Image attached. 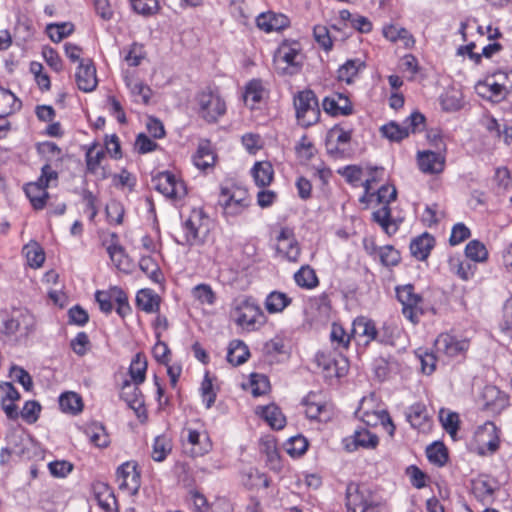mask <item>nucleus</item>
I'll return each mask as SVG.
<instances>
[{
	"mask_svg": "<svg viewBox=\"0 0 512 512\" xmlns=\"http://www.w3.org/2000/svg\"><path fill=\"white\" fill-rule=\"evenodd\" d=\"M230 315L238 326L247 331L259 329L266 323V316L259 304L247 296L238 297L233 301Z\"/></svg>",
	"mask_w": 512,
	"mask_h": 512,
	"instance_id": "obj_1",
	"label": "nucleus"
},
{
	"mask_svg": "<svg viewBox=\"0 0 512 512\" xmlns=\"http://www.w3.org/2000/svg\"><path fill=\"white\" fill-rule=\"evenodd\" d=\"M211 220L200 209H193L183 224L184 239L178 241L182 245L203 244L210 232Z\"/></svg>",
	"mask_w": 512,
	"mask_h": 512,
	"instance_id": "obj_2",
	"label": "nucleus"
},
{
	"mask_svg": "<svg viewBox=\"0 0 512 512\" xmlns=\"http://www.w3.org/2000/svg\"><path fill=\"white\" fill-rule=\"evenodd\" d=\"M378 201L383 203V206L372 214L373 220L378 223L381 228L388 235L395 234L399 228V223L391 216V209L388 206L390 202L394 201L397 197V190L395 186L385 185L382 186L377 192Z\"/></svg>",
	"mask_w": 512,
	"mask_h": 512,
	"instance_id": "obj_3",
	"label": "nucleus"
},
{
	"mask_svg": "<svg viewBox=\"0 0 512 512\" xmlns=\"http://www.w3.org/2000/svg\"><path fill=\"white\" fill-rule=\"evenodd\" d=\"M296 118L300 125L309 127L315 124L320 117L318 100L312 90H303L294 97Z\"/></svg>",
	"mask_w": 512,
	"mask_h": 512,
	"instance_id": "obj_4",
	"label": "nucleus"
},
{
	"mask_svg": "<svg viewBox=\"0 0 512 512\" xmlns=\"http://www.w3.org/2000/svg\"><path fill=\"white\" fill-rule=\"evenodd\" d=\"M219 204L223 207L226 216L241 215L250 205V198L246 189L232 186L221 189Z\"/></svg>",
	"mask_w": 512,
	"mask_h": 512,
	"instance_id": "obj_5",
	"label": "nucleus"
},
{
	"mask_svg": "<svg viewBox=\"0 0 512 512\" xmlns=\"http://www.w3.org/2000/svg\"><path fill=\"white\" fill-rule=\"evenodd\" d=\"M198 114L208 123H213L226 112V103L218 92L204 90L197 97Z\"/></svg>",
	"mask_w": 512,
	"mask_h": 512,
	"instance_id": "obj_6",
	"label": "nucleus"
},
{
	"mask_svg": "<svg viewBox=\"0 0 512 512\" xmlns=\"http://www.w3.org/2000/svg\"><path fill=\"white\" fill-rule=\"evenodd\" d=\"M424 127L425 117L419 112H414L403 122V125L390 122L381 127V132L389 140L398 142L408 137L410 133L423 130Z\"/></svg>",
	"mask_w": 512,
	"mask_h": 512,
	"instance_id": "obj_7",
	"label": "nucleus"
},
{
	"mask_svg": "<svg viewBox=\"0 0 512 512\" xmlns=\"http://www.w3.org/2000/svg\"><path fill=\"white\" fill-rule=\"evenodd\" d=\"M153 186L165 197L181 200L187 194L184 182L169 171L160 172L152 178Z\"/></svg>",
	"mask_w": 512,
	"mask_h": 512,
	"instance_id": "obj_8",
	"label": "nucleus"
},
{
	"mask_svg": "<svg viewBox=\"0 0 512 512\" xmlns=\"http://www.w3.org/2000/svg\"><path fill=\"white\" fill-rule=\"evenodd\" d=\"M397 298L402 304V313L412 323L419 321L420 315L423 314V299L419 294L414 292L412 285H405L396 290Z\"/></svg>",
	"mask_w": 512,
	"mask_h": 512,
	"instance_id": "obj_9",
	"label": "nucleus"
},
{
	"mask_svg": "<svg viewBox=\"0 0 512 512\" xmlns=\"http://www.w3.org/2000/svg\"><path fill=\"white\" fill-rule=\"evenodd\" d=\"M2 324L4 332L8 335L19 332L21 335L27 336L35 328V318L27 309L19 308L6 315Z\"/></svg>",
	"mask_w": 512,
	"mask_h": 512,
	"instance_id": "obj_10",
	"label": "nucleus"
},
{
	"mask_svg": "<svg viewBox=\"0 0 512 512\" xmlns=\"http://www.w3.org/2000/svg\"><path fill=\"white\" fill-rule=\"evenodd\" d=\"M299 51L289 45H282L274 55V65L276 71L281 75L295 74L299 67Z\"/></svg>",
	"mask_w": 512,
	"mask_h": 512,
	"instance_id": "obj_11",
	"label": "nucleus"
},
{
	"mask_svg": "<svg viewBox=\"0 0 512 512\" xmlns=\"http://www.w3.org/2000/svg\"><path fill=\"white\" fill-rule=\"evenodd\" d=\"M372 402L373 397L363 398L358 408L357 415L367 426H377L378 424L383 426L388 425L390 427L389 433L393 434L395 426L386 410L377 409L375 412H369V406Z\"/></svg>",
	"mask_w": 512,
	"mask_h": 512,
	"instance_id": "obj_12",
	"label": "nucleus"
},
{
	"mask_svg": "<svg viewBox=\"0 0 512 512\" xmlns=\"http://www.w3.org/2000/svg\"><path fill=\"white\" fill-rule=\"evenodd\" d=\"M119 489L133 496L140 488V473L134 462H125L117 469Z\"/></svg>",
	"mask_w": 512,
	"mask_h": 512,
	"instance_id": "obj_13",
	"label": "nucleus"
},
{
	"mask_svg": "<svg viewBox=\"0 0 512 512\" xmlns=\"http://www.w3.org/2000/svg\"><path fill=\"white\" fill-rule=\"evenodd\" d=\"M434 346L438 353H442L448 357H455L468 350L469 341L467 339H459L448 333H443L437 337Z\"/></svg>",
	"mask_w": 512,
	"mask_h": 512,
	"instance_id": "obj_14",
	"label": "nucleus"
},
{
	"mask_svg": "<svg viewBox=\"0 0 512 512\" xmlns=\"http://www.w3.org/2000/svg\"><path fill=\"white\" fill-rule=\"evenodd\" d=\"M276 251L279 255L291 262H296L298 260L300 248L291 229H281L277 236Z\"/></svg>",
	"mask_w": 512,
	"mask_h": 512,
	"instance_id": "obj_15",
	"label": "nucleus"
},
{
	"mask_svg": "<svg viewBox=\"0 0 512 512\" xmlns=\"http://www.w3.org/2000/svg\"><path fill=\"white\" fill-rule=\"evenodd\" d=\"M75 80L80 90L91 92L97 86L96 69L90 60L81 61L75 73Z\"/></svg>",
	"mask_w": 512,
	"mask_h": 512,
	"instance_id": "obj_16",
	"label": "nucleus"
},
{
	"mask_svg": "<svg viewBox=\"0 0 512 512\" xmlns=\"http://www.w3.org/2000/svg\"><path fill=\"white\" fill-rule=\"evenodd\" d=\"M419 169L426 174H438L444 170L445 157L430 150L418 152Z\"/></svg>",
	"mask_w": 512,
	"mask_h": 512,
	"instance_id": "obj_17",
	"label": "nucleus"
},
{
	"mask_svg": "<svg viewBox=\"0 0 512 512\" xmlns=\"http://www.w3.org/2000/svg\"><path fill=\"white\" fill-rule=\"evenodd\" d=\"M483 409L492 412L500 413L507 405L508 399L495 386H486L482 392Z\"/></svg>",
	"mask_w": 512,
	"mask_h": 512,
	"instance_id": "obj_18",
	"label": "nucleus"
},
{
	"mask_svg": "<svg viewBox=\"0 0 512 512\" xmlns=\"http://www.w3.org/2000/svg\"><path fill=\"white\" fill-rule=\"evenodd\" d=\"M377 435L366 429L356 430L354 434L344 440L347 451L352 452L358 448L374 449L378 445Z\"/></svg>",
	"mask_w": 512,
	"mask_h": 512,
	"instance_id": "obj_19",
	"label": "nucleus"
},
{
	"mask_svg": "<svg viewBox=\"0 0 512 512\" xmlns=\"http://www.w3.org/2000/svg\"><path fill=\"white\" fill-rule=\"evenodd\" d=\"M322 105L325 112L333 116L350 115L353 111L349 98L340 93L325 97Z\"/></svg>",
	"mask_w": 512,
	"mask_h": 512,
	"instance_id": "obj_20",
	"label": "nucleus"
},
{
	"mask_svg": "<svg viewBox=\"0 0 512 512\" xmlns=\"http://www.w3.org/2000/svg\"><path fill=\"white\" fill-rule=\"evenodd\" d=\"M124 81L135 102L145 105L149 104L153 92L148 85L144 84L133 74L128 73L125 74Z\"/></svg>",
	"mask_w": 512,
	"mask_h": 512,
	"instance_id": "obj_21",
	"label": "nucleus"
},
{
	"mask_svg": "<svg viewBox=\"0 0 512 512\" xmlns=\"http://www.w3.org/2000/svg\"><path fill=\"white\" fill-rule=\"evenodd\" d=\"M351 336L368 344L377 339V329L372 320L358 317L353 321Z\"/></svg>",
	"mask_w": 512,
	"mask_h": 512,
	"instance_id": "obj_22",
	"label": "nucleus"
},
{
	"mask_svg": "<svg viewBox=\"0 0 512 512\" xmlns=\"http://www.w3.org/2000/svg\"><path fill=\"white\" fill-rule=\"evenodd\" d=\"M476 438L479 444L492 453L499 447L498 428L493 422L487 421L480 426L476 431Z\"/></svg>",
	"mask_w": 512,
	"mask_h": 512,
	"instance_id": "obj_23",
	"label": "nucleus"
},
{
	"mask_svg": "<svg viewBox=\"0 0 512 512\" xmlns=\"http://www.w3.org/2000/svg\"><path fill=\"white\" fill-rule=\"evenodd\" d=\"M256 23L259 29L269 33L286 28L289 25V19L284 14L267 12L259 15Z\"/></svg>",
	"mask_w": 512,
	"mask_h": 512,
	"instance_id": "obj_24",
	"label": "nucleus"
},
{
	"mask_svg": "<svg viewBox=\"0 0 512 512\" xmlns=\"http://www.w3.org/2000/svg\"><path fill=\"white\" fill-rule=\"evenodd\" d=\"M500 86L499 82L494 80V77L490 75L483 82H479L476 88L482 97L487 98L492 102H500L507 97L506 93Z\"/></svg>",
	"mask_w": 512,
	"mask_h": 512,
	"instance_id": "obj_25",
	"label": "nucleus"
},
{
	"mask_svg": "<svg viewBox=\"0 0 512 512\" xmlns=\"http://www.w3.org/2000/svg\"><path fill=\"white\" fill-rule=\"evenodd\" d=\"M94 497L98 505L106 512L112 510V506L116 504V498L112 488L104 482H96L92 486Z\"/></svg>",
	"mask_w": 512,
	"mask_h": 512,
	"instance_id": "obj_26",
	"label": "nucleus"
},
{
	"mask_svg": "<svg viewBox=\"0 0 512 512\" xmlns=\"http://www.w3.org/2000/svg\"><path fill=\"white\" fill-rule=\"evenodd\" d=\"M434 246V238L428 234L423 233L422 235L414 238L410 243L411 254L418 260L424 261L430 254L431 249Z\"/></svg>",
	"mask_w": 512,
	"mask_h": 512,
	"instance_id": "obj_27",
	"label": "nucleus"
},
{
	"mask_svg": "<svg viewBox=\"0 0 512 512\" xmlns=\"http://www.w3.org/2000/svg\"><path fill=\"white\" fill-rule=\"evenodd\" d=\"M25 193L35 209H42L48 198L47 187L43 185V179L29 183L25 187Z\"/></svg>",
	"mask_w": 512,
	"mask_h": 512,
	"instance_id": "obj_28",
	"label": "nucleus"
},
{
	"mask_svg": "<svg viewBox=\"0 0 512 512\" xmlns=\"http://www.w3.org/2000/svg\"><path fill=\"white\" fill-rule=\"evenodd\" d=\"M138 385L139 384H131L129 381H125L120 393L121 398L135 411H139L144 404L142 393Z\"/></svg>",
	"mask_w": 512,
	"mask_h": 512,
	"instance_id": "obj_29",
	"label": "nucleus"
},
{
	"mask_svg": "<svg viewBox=\"0 0 512 512\" xmlns=\"http://www.w3.org/2000/svg\"><path fill=\"white\" fill-rule=\"evenodd\" d=\"M251 174L257 186L266 187L273 180L274 170L270 162L260 161L254 164Z\"/></svg>",
	"mask_w": 512,
	"mask_h": 512,
	"instance_id": "obj_30",
	"label": "nucleus"
},
{
	"mask_svg": "<svg viewBox=\"0 0 512 512\" xmlns=\"http://www.w3.org/2000/svg\"><path fill=\"white\" fill-rule=\"evenodd\" d=\"M21 106V101L10 90L0 86V119L20 110Z\"/></svg>",
	"mask_w": 512,
	"mask_h": 512,
	"instance_id": "obj_31",
	"label": "nucleus"
},
{
	"mask_svg": "<svg viewBox=\"0 0 512 512\" xmlns=\"http://www.w3.org/2000/svg\"><path fill=\"white\" fill-rule=\"evenodd\" d=\"M383 36L391 42L402 41L407 48L412 47L415 43L413 36L407 29L393 24L383 27Z\"/></svg>",
	"mask_w": 512,
	"mask_h": 512,
	"instance_id": "obj_32",
	"label": "nucleus"
},
{
	"mask_svg": "<svg viewBox=\"0 0 512 512\" xmlns=\"http://www.w3.org/2000/svg\"><path fill=\"white\" fill-rule=\"evenodd\" d=\"M250 355L247 345L241 340L230 342L227 353V360L233 366L245 363Z\"/></svg>",
	"mask_w": 512,
	"mask_h": 512,
	"instance_id": "obj_33",
	"label": "nucleus"
},
{
	"mask_svg": "<svg viewBox=\"0 0 512 512\" xmlns=\"http://www.w3.org/2000/svg\"><path fill=\"white\" fill-rule=\"evenodd\" d=\"M369 500L360 491L359 486L350 483L346 490V506L352 512H359Z\"/></svg>",
	"mask_w": 512,
	"mask_h": 512,
	"instance_id": "obj_34",
	"label": "nucleus"
},
{
	"mask_svg": "<svg viewBox=\"0 0 512 512\" xmlns=\"http://www.w3.org/2000/svg\"><path fill=\"white\" fill-rule=\"evenodd\" d=\"M260 451L266 457V464L270 469L278 471L281 468L280 456L273 439H264L260 443Z\"/></svg>",
	"mask_w": 512,
	"mask_h": 512,
	"instance_id": "obj_35",
	"label": "nucleus"
},
{
	"mask_svg": "<svg viewBox=\"0 0 512 512\" xmlns=\"http://www.w3.org/2000/svg\"><path fill=\"white\" fill-rule=\"evenodd\" d=\"M136 304L141 310L147 313H153L158 311L160 300L158 295L153 293L152 290L142 289L137 293Z\"/></svg>",
	"mask_w": 512,
	"mask_h": 512,
	"instance_id": "obj_36",
	"label": "nucleus"
},
{
	"mask_svg": "<svg viewBox=\"0 0 512 512\" xmlns=\"http://www.w3.org/2000/svg\"><path fill=\"white\" fill-rule=\"evenodd\" d=\"M315 395H308L303 403L306 406L305 414L309 419L326 421L329 418L327 406L314 400Z\"/></svg>",
	"mask_w": 512,
	"mask_h": 512,
	"instance_id": "obj_37",
	"label": "nucleus"
},
{
	"mask_svg": "<svg viewBox=\"0 0 512 512\" xmlns=\"http://www.w3.org/2000/svg\"><path fill=\"white\" fill-rule=\"evenodd\" d=\"M315 361L318 367H321L330 377H341L345 373V367L338 368L336 360L324 352H318L315 356Z\"/></svg>",
	"mask_w": 512,
	"mask_h": 512,
	"instance_id": "obj_38",
	"label": "nucleus"
},
{
	"mask_svg": "<svg viewBox=\"0 0 512 512\" xmlns=\"http://www.w3.org/2000/svg\"><path fill=\"white\" fill-rule=\"evenodd\" d=\"M59 406L63 412L77 414L82 411L81 397L75 392H65L59 397Z\"/></svg>",
	"mask_w": 512,
	"mask_h": 512,
	"instance_id": "obj_39",
	"label": "nucleus"
},
{
	"mask_svg": "<svg viewBox=\"0 0 512 512\" xmlns=\"http://www.w3.org/2000/svg\"><path fill=\"white\" fill-rule=\"evenodd\" d=\"M262 418L273 429H282L285 426L286 419L280 409L275 405H268L261 410Z\"/></svg>",
	"mask_w": 512,
	"mask_h": 512,
	"instance_id": "obj_40",
	"label": "nucleus"
},
{
	"mask_svg": "<svg viewBox=\"0 0 512 512\" xmlns=\"http://www.w3.org/2000/svg\"><path fill=\"white\" fill-rule=\"evenodd\" d=\"M290 303L291 299L285 293L273 291L265 300V308L269 313H279Z\"/></svg>",
	"mask_w": 512,
	"mask_h": 512,
	"instance_id": "obj_41",
	"label": "nucleus"
},
{
	"mask_svg": "<svg viewBox=\"0 0 512 512\" xmlns=\"http://www.w3.org/2000/svg\"><path fill=\"white\" fill-rule=\"evenodd\" d=\"M294 280L296 284L305 289H312L319 283L314 269L310 266H302L295 274Z\"/></svg>",
	"mask_w": 512,
	"mask_h": 512,
	"instance_id": "obj_42",
	"label": "nucleus"
},
{
	"mask_svg": "<svg viewBox=\"0 0 512 512\" xmlns=\"http://www.w3.org/2000/svg\"><path fill=\"white\" fill-rule=\"evenodd\" d=\"M363 66V62L359 59H351L347 60L339 69H338V80L346 82L347 84H351L353 82L354 77L357 76L360 68Z\"/></svg>",
	"mask_w": 512,
	"mask_h": 512,
	"instance_id": "obj_43",
	"label": "nucleus"
},
{
	"mask_svg": "<svg viewBox=\"0 0 512 512\" xmlns=\"http://www.w3.org/2000/svg\"><path fill=\"white\" fill-rule=\"evenodd\" d=\"M23 253L25 254L29 266L33 268H39L44 263L45 254L37 242H30L25 245Z\"/></svg>",
	"mask_w": 512,
	"mask_h": 512,
	"instance_id": "obj_44",
	"label": "nucleus"
},
{
	"mask_svg": "<svg viewBox=\"0 0 512 512\" xmlns=\"http://www.w3.org/2000/svg\"><path fill=\"white\" fill-rule=\"evenodd\" d=\"M406 416L410 424L418 429L423 428L428 422L427 409L423 404L420 403L412 405L409 408Z\"/></svg>",
	"mask_w": 512,
	"mask_h": 512,
	"instance_id": "obj_45",
	"label": "nucleus"
},
{
	"mask_svg": "<svg viewBox=\"0 0 512 512\" xmlns=\"http://www.w3.org/2000/svg\"><path fill=\"white\" fill-rule=\"evenodd\" d=\"M146 370V357L141 353L136 354L129 368V374L135 384H141L144 382Z\"/></svg>",
	"mask_w": 512,
	"mask_h": 512,
	"instance_id": "obj_46",
	"label": "nucleus"
},
{
	"mask_svg": "<svg viewBox=\"0 0 512 512\" xmlns=\"http://www.w3.org/2000/svg\"><path fill=\"white\" fill-rule=\"evenodd\" d=\"M263 86L261 81L259 80H252L250 81L245 89L244 94V101L245 104L250 106L251 109H253L256 104H258L263 97Z\"/></svg>",
	"mask_w": 512,
	"mask_h": 512,
	"instance_id": "obj_47",
	"label": "nucleus"
},
{
	"mask_svg": "<svg viewBox=\"0 0 512 512\" xmlns=\"http://www.w3.org/2000/svg\"><path fill=\"white\" fill-rule=\"evenodd\" d=\"M172 450L171 440L165 436H157L152 447V458L157 462L163 461Z\"/></svg>",
	"mask_w": 512,
	"mask_h": 512,
	"instance_id": "obj_48",
	"label": "nucleus"
},
{
	"mask_svg": "<svg viewBox=\"0 0 512 512\" xmlns=\"http://www.w3.org/2000/svg\"><path fill=\"white\" fill-rule=\"evenodd\" d=\"M86 434L90 441L97 447H106L109 444V436L103 425L99 423L91 424L87 428Z\"/></svg>",
	"mask_w": 512,
	"mask_h": 512,
	"instance_id": "obj_49",
	"label": "nucleus"
},
{
	"mask_svg": "<svg viewBox=\"0 0 512 512\" xmlns=\"http://www.w3.org/2000/svg\"><path fill=\"white\" fill-rule=\"evenodd\" d=\"M428 460L438 466H443L448 460L446 447L440 442H434L426 449Z\"/></svg>",
	"mask_w": 512,
	"mask_h": 512,
	"instance_id": "obj_50",
	"label": "nucleus"
},
{
	"mask_svg": "<svg viewBox=\"0 0 512 512\" xmlns=\"http://www.w3.org/2000/svg\"><path fill=\"white\" fill-rule=\"evenodd\" d=\"M195 166L201 170L211 167L215 162V156L208 145H200L193 156Z\"/></svg>",
	"mask_w": 512,
	"mask_h": 512,
	"instance_id": "obj_51",
	"label": "nucleus"
},
{
	"mask_svg": "<svg viewBox=\"0 0 512 512\" xmlns=\"http://www.w3.org/2000/svg\"><path fill=\"white\" fill-rule=\"evenodd\" d=\"M201 435L196 430H188L187 441L192 445L191 453L193 456L203 455L210 449L208 438L204 436L205 443L201 442Z\"/></svg>",
	"mask_w": 512,
	"mask_h": 512,
	"instance_id": "obj_52",
	"label": "nucleus"
},
{
	"mask_svg": "<svg viewBox=\"0 0 512 512\" xmlns=\"http://www.w3.org/2000/svg\"><path fill=\"white\" fill-rule=\"evenodd\" d=\"M441 105L445 111L454 112L462 108V94L457 90H448L441 96Z\"/></svg>",
	"mask_w": 512,
	"mask_h": 512,
	"instance_id": "obj_53",
	"label": "nucleus"
},
{
	"mask_svg": "<svg viewBox=\"0 0 512 512\" xmlns=\"http://www.w3.org/2000/svg\"><path fill=\"white\" fill-rule=\"evenodd\" d=\"M465 254L475 262H484L488 257L485 245L478 240H472L466 245Z\"/></svg>",
	"mask_w": 512,
	"mask_h": 512,
	"instance_id": "obj_54",
	"label": "nucleus"
},
{
	"mask_svg": "<svg viewBox=\"0 0 512 512\" xmlns=\"http://www.w3.org/2000/svg\"><path fill=\"white\" fill-rule=\"evenodd\" d=\"M74 30L72 23L64 22L59 24H49L47 33L53 42H60L63 38L70 35Z\"/></svg>",
	"mask_w": 512,
	"mask_h": 512,
	"instance_id": "obj_55",
	"label": "nucleus"
},
{
	"mask_svg": "<svg viewBox=\"0 0 512 512\" xmlns=\"http://www.w3.org/2000/svg\"><path fill=\"white\" fill-rule=\"evenodd\" d=\"M140 269L154 282L159 283L162 274L158 264L149 256L142 257L139 261Z\"/></svg>",
	"mask_w": 512,
	"mask_h": 512,
	"instance_id": "obj_56",
	"label": "nucleus"
},
{
	"mask_svg": "<svg viewBox=\"0 0 512 512\" xmlns=\"http://www.w3.org/2000/svg\"><path fill=\"white\" fill-rule=\"evenodd\" d=\"M330 340L335 348L346 349L350 343V335L345 332L341 325L333 323L330 331Z\"/></svg>",
	"mask_w": 512,
	"mask_h": 512,
	"instance_id": "obj_57",
	"label": "nucleus"
},
{
	"mask_svg": "<svg viewBox=\"0 0 512 512\" xmlns=\"http://www.w3.org/2000/svg\"><path fill=\"white\" fill-rule=\"evenodd\" d=\"M440 421L443 428L451 435L455 437L458 431L459 417L457 413L440 411Z\"/></svg>",
	"mask_w": 512,
	"mask_h": 512,
	"instance_id": "obj_58",
	"label": "nucleus"
},
{
	"mask_svg": "<svg viewBox=\"0 0 512 512\" xmlns=\"http://www.w3.org/2000/svg\"><path fill=\"white\" fill-rule=\"evenodd\" d=\"M247 480L244 482L250 488H267L270 485L268 477L257 469H250L246 473Z\"/></svg>",
	"mask_w": 512,
	"mask_h": 512,
	"instance_id": "obj_59",
	"label": "nucleus"
},
{
	"mask_svg": "<svg viewBox=\"0 0 512 512\" xmlns=\"http://www.w3.org/2000/svg\"><path fill=\"white\" fill-rule=\"evenodd\" d=\"M193 297L201 304L212 305L215 302V294L211 287L206 284H199L192 290Z\"/></svg>",
	"mask_w": 512,
	"mask_h": 512,
	"instance_id": "obj_60",
	"label": "nucleus"
},
{
	"mask_svg": "<svg viewBox=\"0 0 512 512\" xmlns=\"http://www.w3.org/2000/svg\"><path fill=\"white\" fill-rule=\"evenodd\" d=\"M40 411L41 406L37 401H27L24 404L20 415L24 421L32 424L38 420Z\"/></svg>",
	"mask_w": 512,
	"mask_h": 512,
	"instance_id": "obj_61",
	"label": "nucleus"
},
{
	"mask_svg": "<svg viewBox=\"0 0 512 512\" xmlns=\"http://www.w3.org/2000/svg\"><path fill=\"white\" fill-rule=\"evenodd\" d=\"M135 12L141 15H152L158 10L157 0H131Z\"/></svg>",
	"mask_w": 512,
	"mask_h": 512,
	"instance_id": "obj_62",
	"label": "nucleus"
},
{
	"mask_svg": "<svg viewBox=\"0 0 512 512\" xmlns=\"http://www.w3.org/2000/svg\"><path fill=\"white\" fill-rule=\"evenodd\" d=\"M492 76L494 77V80L499 82L501 89L506 93L507 96L512 94V70H499L493 73Z\"/></svg>",
	"mask_w": 512,
	"mask_h": 512,
	"instance_id": "obj_63",
	"label": "nucleus"
},
{
	"mask_svg": "<svg viewBox=\"0 0 512 512\" xmlns=\"http://www.w3.org/2000/svg\"><path fill=\"white\" fill-rule=\"evenodd\" d=\"M500 325L502 331L512 337V297H510L504 304L503 316Z\"/></svg>",
	"mask_w": 512,
	"mask_h": 512,
	"instance_id": "obj_64",
	"label": "nucleus"
}]
</instances>
